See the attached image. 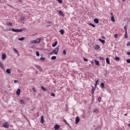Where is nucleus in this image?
<instances>
[{"mask_svg":"<svg viewBox=\"0 0 130 130\" xmlns=\"http://www.w3.org/2000/svg\"><path fill=\"white\" fill-rule=\"evenodd\" d=\"M21 93V89H18L16 91V94L19 96L20 95V93Z\"/></svg>","mask_w":130,"mask_h":130,"instance_id":"9b49d317","label":"nucleus"},{"mask_svg":"<svg viewBox=\"0 0 130 130\" xmlns=\"http://www.w3.org/2000/svg\"><path fill=\"white\" fill-rule=\"evenodd\" d=\"M128 38V36H127V31H126L125 32V38Z\"/></svg>","mask_w":130,"mask_h":130,"instance_id":"c85d7f7f","label":"nucleus"},{"mask_svg":"<svg viewBox=\"0 0 130 130\" xmlns=\"http://www.w3.org/2000/svg\"><path fill=\"white\" fill-rule=\"evenodd\" d=\"M48 23H49V24H51V22L50 21H48Z\"/></svg>","mask_w":130,"mask_h":130,"instance_id":"13d9d810","label":"nucleus"},{"mask_svg":"<svg viewBox=\"0 0 130 130\" xmlns=\"http://www.w3.org/2000/svg\"><path fill=\"white\" fill-rule=\"evenodd\" d=\"M12 31H13V32H22V31H23V29H18L12 28Z\"/></svg>","mask_w":130,"mask_h":130,"instance_id":"7ed1b4c3","label":"nucleus"},{"mask_svg":"<svg viewBox=\"0 0 130 130\" xmlns=\"http://www.w3.org/2000/svg\"><path fill=\"white\" fill-rule=\"evenodd\" d=\"M89 67H91V64H89Z\"/></svg>","mask_w":130,"mask_h":130,"instance_id":"0e129e2a","label":"nucleus"},{"mask_svg":"<svg viewBox=\"0 0 130 130\" xmlns=\"http://www.w3.org/2000/svg\"><path fill=\"white\" fill-rule=\"evenodd\" d=\"M24 19H25V18H24V17H23V16L20 17L21 21H24Z\"/></svg>","mask_w":130,"mask_h":130,"instance_id":"f704fd0d","label":"nucleus"},{"mask_svg":"<svg viewBox=\"0 0 130 130\" xmlns=\"http://www.w3.org/2000/svg\"><path fill=\"white\" fill-rule=\"evenodd\" d=\"M35 43L39 44V43H40V42L41 41V39L38 38L35 40Z\"/></svg>","mask_w":130,"mask_h":130,"instance_id":"39448f33","label":"nucleus"},{"mask_svg":"<svg viewBox=\"0 0 130 130\" xmlns=\"http://www.w3.org/2000/svg\"><path fill=\"white\" fill-rule=\"evenodd\" d=\"M7 57V55H6V54H2V59L3 60H5Z\"/></svg>","mask_w":130,"mask_h":130,"instance_id":"9d476101","label":"nucleus"},{"mask_svg":"<svg viewBox=\"0 0 130 130\" xmlns=\"http://www.w3.org/2000/svg\"><path fill=\"white\" fill-rule=\"evenodd\" d=\"M59 127H60V126H59V125L56 124L54 126V129L58 130Z\"/></svg>","mask_w":130,"mask_h":130,"instance_id":"0eeeda50","label":"nucleus"},{"mask_svg":"<svg viewBox=\"0 0 130 130\" xmlns=\"http://www.w3.org/2000/svg\"><path fill=\"white\" fill-rule=\"evenodd\" d=\"M115 59L116 60H119V57H115Z\"/></svg>","mask_w":130,"mask_h":130,"instance_id":"37998d69","label":"nucleus"},{"mask_svg":"<svg viewBox=\"0 0 130 130\" xmlns=\"http://www.w3.org/2000/svg\"><path fill=\"white\" fill-rule=\"evenodd\" d=\"M127 54H128V55H130V52H128L127 53Z\"/></svg>","mask_w":130,"mask_h":130,"instance_id":"603ef678","label":"nucleus"},{"mask_svg":"<svg viewBox=\"0 0 130 130\" xmlns=\"http://www.w3.org/2000/svg\"><path fill=\"white\" fill-rule=\"evenodd\" d=\"M13 50L14 51H15V52H16V54H18L19 53V52L16 49V48H13Z\"/></svg>","mask_w":130,"mask_h":130,"instance_id":"393cba45","label":"nucleus"},{"mask_svg":"<svg viewBox=\"0 0 130 130\" xmlns=\"http://www.w3.org/2000/svg\"><path fill=\"white\" fill-rule=\"evenodd\" d=\"M59 4H62V0H56Z\"/></svg>","mask_w":130,"mask_h":130,"instance_id":"72a5a7b5","label":"nucleus"},{"mask_svg":"<svg viewBox=\"0 0 130 130\" xmlns=\"http://www.w3.org/2000/svg\"><path fill=\"white\" fill-rule=\"evenodd\" d=\"M126 62H127V63H130V59H127L126 60Z\"/></svg>","mask_w":130,"mask_h":130,"instance_id":"c03bdc74","label":"nucleus"},{"mask_svg":"<svg viewBox=\"0 0 130 130\" xmlns=\"http://www.w3.org/2000/svg\"><path fill=\"white\" fill-rule=\"evenodd\" d=\"M12 71V69H8L6 70V73H7V74H11V71Z\"/></svg>","mask_w":130,"mask_h":130,"instance_id":"ddd939ff","label":"nucleus"},{"mask_svg":"<svg viewBox=\"0 0 130 130\" xmlns=\"http://www.w3.org/2000/svg\"><path fill=\"white\" fill-rule=\"evenodd\" d=\"M51 59L52 60H54V59H56V56H52L51 57Z\"/></svg>","mask_w":130,"mask_h":130,"instance_id":"a878e982","label":"nucleus"},{"mask_svg":"<svg viewBox=\"0 0 130 130\" xmlns=\"http://www.w3.org/2000/svg\"><path fill=\"white\" fill-rule=\"evenodd\" d=\"M41 123H42V124H43V123H44V118L43 116H41Z\"/></svg>","mask_w":130,"mask_h":130,"instance_id":"1a4fd4ad","label":"nucleus"},{"mask_svg":"<svg viewBox=\"0 0 130 130\" xmlns=\"http://www.w3.org/2000/svg\"><path fill=\"white\" fill-rule=\"evenodd\" d=\"M114 37L115 38H117V37H118V35L117 34H115Z\"/></svg>","mask_w":130,"mask_h":130,"instance_id":"49530a36","label":"nucleus"},{"mask_svg":"<svg viewBox=\"0 0 130 130\" xmlns=\"http://www.w3.org/2000/svg\"><path fill=\"white\" fill-rule=\"evenodd\" d=\"M0 68H1V69H4V64H3V63H2V61H0Z\"/></svg>","mask_w":130,"mask_h":130,"instance_id":"6ab92c4d","label":"nucleus"},{"mask_svg":"<svg viewBox=\"0 0 130 130\" xmlns=\"http://www.w3.org/2000/svg\"><path fill=\"white\" fill-rule=\"evenodd\" d=\"M123 1V2H125V0H122Z\"/></svg>","mask_w":130,"mask_h":130,"instance_id":"e2e57ef3","label":"nucleus"},{"mask_svg":"<svg viewBox=\"0 0 130 130\" xmlns=\"http://www.w3.org/2000/svg\"><path fill=\"white\" fill-rule=\"evenodd\" d=\"M111 20L112 21V22H115V19H114V16H112L111 17Z\"/></svg>","mask_w":130,"mask_h":130,"instance_id":"4468645a","label":"nucleus"},{"mask_svg":"<svg viewBox=\"0 0 130 130\" xmlns=\"http://www.w3.org/2000/svg\"><path fill=\"white\" fill-rule=\"evenodd\" d=\"M63 121L67 124V125H69V123L67 122V120H66L64 119H63Z\"/></svg>","mask_w":130,"mask_h":130,"instance_id":"cd10ccee","label":"nucleus"},{"mask_svg":"<svg viewBox=\"0 0 130 130\" xmlns=\"http://www.w3.org/2000/svg\"><path fill=\"white\" fill-rule=\"evenodd\" d=\"M32 90L34 92H37V90H36V89H35V87H33Z\"/></svg>","mask_w":130,"mask_h":130,"instance_id":"ea45409f","label":"nucleus"},{"mask_svg":"<svg viewBox=\"0 0 130 130\" xmlns=\"http://www.w3.org/2000/svg\"><path fill=\"white\" fill-rule=\"evenodd\" d=\"M7 6H8V7H12V6L11 5H10V4H8Z\"/></svg>","mask_w":130,"mask_h":130,"instance_id":"6e6d98bb","label":"nucleus"},{"mask_svg":"<svg viewBox=\"0 0 130 130\" xmlns=\"http://www.w3.org/2000/svg\"><path fill=\"white\" fill-rule=\"evenodd\" d=\"M60 33L61 34V35H63V33H64V30L63 29H61L60 30Z\"/></svg>","mask_w":130,"mask_h":130,"instance_id":"412c9836","label":"nucleus"},{"mask_svg":"<svg viewBox=\"0 0 130 130\" xmlns=\"http://www.w3.org/2000/svg\"><path fill=\"white\" fill-rule=\"evenodd\" d=\"M99 59H100V60H104V58L102 57H100Z\"/></svg>","mask_w":130,"mask_h":130,"instance_id":"4c0bfd02","label":"nucleus"},{"mask_svg":"<svg viewBox=\"0 0 130 130\" xmlns=\"http://www.w3.org/2000/svg\"><path fill=\"white\" fill-rule=\"evenodd\" d=\"M99 48H100V47L99 46H98V45H96L95 47H94V49L95 50H98V49H99Z\"/></svg>","mask_w":130,"mask_h":130,"instance_id":"dca6fc26","label":"nucleus"},{"mask_svg":"<svg viewBox=\"0 0 130 130\" xmlns=\"http://www.w3.org/2000/svg\"><path fill=\"white\" fill-rule=\"evenodd\" d=\"M63 54H64V55H66L67 54V52L66 51V50H64L63 51Z\"/></svg>","mask_w":130,"mask_h":130,"instance_id":"e433bc0d","label":"nucleus"},{"mask_svg":"<svg viewBox=\"0 0 130 130\" xmlns=\"http://www.w3.org/2000/svg\"><path fill=\"white\" fill-rule=\"evenodd\" d=\"M90 63H91V64H93V63H94V62H93V61H91L90 62Z\"/></svg>","mask_w":130,"mask_h":130,"instance_id":"864d4df0","label":"nucleus"},{"mask_svg":"<svg viewBox=\"0 0 130 130\" xmlns=\"http://www.w3.org/2000/svg\"><path fill=\"white\" fill-rule=\"evenodd\" d=\"M94 23H96V24H98V23H99V20L98 19V18H95L94 19Z\"/></svg>","mask_w":130,"mask_h":130,"instance_id":"f8f14e48","label":"nucleus"},{"mask_svg":"<svg viewBox=\"0 0 130 130\" xmlns=\"http://www.w3.org/2000/svg\"><path fill=\"white\" fill-rule=\"evenodd\" d=\"M93 112H98V109H95Z\"/></svg>","mask_w":130,"mask_h":130,"instance_id":"a18cd8bd","label":"nucleus"},{"mask_svg":"<svg viewBox=\"0 0 130 130\" xmlns=\"http://www.w3.org/2000/svg\"><path fill=\"white\" fill-rule=\"evenodd\" d=\"M106 62H107V63H108V64H110V61L109 60V58H107L106 59Z\"/></svg>","mask_w":130,"mask_h":130,"instance_id":"2eb2a0df","label":"nucleus"},{"mask_svg":"<svg viewBox=\"0 0 130 130\" xmlns=\"http://www.w3.org/2000/svg\"><path fill=\"white\" fill-rule=\"evenodd\" d=\"M99 40V41H100V42H102V43H105V41H104V40L100 39Z\"/></svg>","mask_w":130,"mask_h":130,"instance_id":"b1692460","label":"nucleus"},{"mask_svg":"<svg viewBox=\"0 0 130 130\" xmlns=\"http://www.w3.org/2000/svg\"><path fill=\"white\" fill-rule=\"evenodd\" d=\"M124 28L125 30V32H127V28L126 27V26H124Z\"/></svg>","mask_w":130,"mask_h":130,"instance_id":"c9c22d12","label":"nucleus"},{"mask_svg":"<svg viewBox=\"0 0 130 130\" xmlns=\"http://www.w3.org/2000/svg\"><path fill=\"white\" fill-rule=\"evenodd\" d=\"M130 46V42H128L127 43V46Z\"/></svg>","mask_w":130,"mask_h":130,"instance_id":"09e8293b","label":"nucleus"},{"mask_svg":"<svg viewBox=\"0 0 130 130\" xmlns=\"http://www.w3.org/2000/svg\"><path fill=\"white\" fill-rule=\"evenodd\" d=\"M51 96H52L53 97H54L55 96V94H54V93H51Z\"/></svg>","mask_w":130,"mask_h":130,"instance_id":"a19ab883","label":"nucleus"},{"mask_svg":"<svg viewBox=\"0 0 130 130\" xmlns=\"http://www.w3.org/2000/svg\"><path fill=\"white\" fill-rule=\"evenodd\" d=\"M75 120V124H77V123H79V121H80V118H79V117H76Z\"/></svg>","mask_w":130,"mask_h":130,"instance_id":"423d86ee","label":"nucleus"},{"mask_svg":"<svg viewBox=\"0 0 130 130\" xmlns=\"http://www.w3.org/2000/svg\"><path fill=\"white\" fill-rule=\"evenodd\" d=\"M6 25L7 26H13V23L12 22H8Z\"/></svg>","mask_w":130,"mask_h":130,"instance_id":"aec40b11","label":"nucleus"},{"mask_svg":"<svg viewBox=\"0 0 130 130\" xmlns=\"http://www.w3.org/2000/svg\"><path fill=\"white\" fill-rule=\"evenodd\" d=\"M14 83H18V81L17 80H15Z\"/></svg>","mask_w":130,"mask_h":130,"instance_id":"5fc2aeb1","label":"nucleus"},{"mask_svg":"<svg viewBox=\"0 0 130 130\" xmlns=\"http://www.w3.org/2000/svg\"><path fill=\"white\" fill-rule=\"evenodd\" d=\"M41 89H42V90H43V91H44L45 92L47 90L46 88H44V86H42Z\"/></svg>","mask_w":130,"mask_h":130,"instance_id":"bb28decb","label":"nucleus"},{"mask_svg":"<svg viewBox=\"0 0 130 130\" xmlns=\"http://www.w3.org/2000/svg\"><path fill=\"white\" fill-rule=\"evenodd\" d=\"M95 64L96 66H100L99 61H97L96 60H94Z\"/></svg>","mask_w":130,"mask_h":130,"instance_id":"f3484780","label":"nucleus"},{"mask_svg":"<svg viewBox=\"0 0 130 130\" xmlns=\"http://www.w3.org/2000/svg\"><path fill=\"white\" fill-rule=\"evenodd\" d=\"M89 25L91 26L92 27H93V28L95 27V25L93 24L92 23H89Z\"/></svg>","mask_w":130,"mask_h":130,"instance_id":"473e14b6","label":"nucleus"},{"mask_svg":"<svg viewBox=\"0 0 130 130\" xmlns=\"http://www.w3.org/2000/svg\"><path fill=\"white\" fill-rule=\"evenodd\" d=\"M41 71H42V69H41Z\"/></svg>","mask_w":130,"mask_h":130,"instance_id":"69168bd1","label":"nucleus"},{"mask_svg":"<svg viewBox=\"0 0 130 130\" xmlns=\"http://www.w3.org/2000/svg\"><path fill=\"white\" fill-rule=\"evenodd\" d=\"M128 126H130V124H128Z\"/></svg>","mask_w":130,"mask_h":130,"instance_id":"680f3d73","label":"nucleus"},{"mask_svg":"<svg viewBox=\"0 0 130 130\" xmlns=\"http://www.w3.org/2000/svg\"><path fill=\"white\" fill-rule=\"evenodd\" d=\"M57 45V42H55L52 45V47H55Z\"/></svg>","mask_w":130,"mask_h":130,"instance_id":"a211bd4d","label":"nucleus"},{"mask_svg":"<svg viewBox=\"0 0 130 130\" xmlns=\"http://www.w3.org/2000/svg\"><path fill=\"white\" fill-rule=\"evenodd\" d=\"M110 15H111V16H113V13L112 12H111V13H110Z\"/></svg>","mask_w":130,"mask_h":130,"instance_id":"3c124183","label":"nucleus"},{"mask_svg":"<svg viewBox=\"0 0 130 130\" xmlns=\"http://www.w3.org/2000/svg\"><path fill=\"white\" fill-rule=\"evenodd\" d=\"M18 2H19V3H22V0H19Z\"/></svg>","mask_w":130,"mask_h":130,"instance_id":"4d7b16f0","label":"nucleus"},{"mask_svg":"<svg viewBox=\"0 0 130 130\" xmlns=\"http://www.w3.org/2000/svg\"><path fill=\"white\" fill-rule=\"evenodd\" d=\"M30 43L32 44L33 43H35V40H32L30 41Z\"/></svg>","mask_w":130,"mask_h":130,"instance_id":"79ce46f5","label":"nucleus"},{"mask_svg":"<svg viewBox=\"0 0 130 130\" xmlns=\"http://www.w3.org/2000/svg\"><path fill=\"white\" fill-rule=\"evenodd\" d=\"M19 104H21V105H24V104H25V101L22 99L20 100Z\"/></svg>","mask_w":130,"mask_h":130,"instance_id":"20e7f679","label":"nucleus"},{"mask_svg":"<svg viewBox=\"0 0 130 130\" xmlns=\"http://www.w3.org/2000/svg\"><path fill=\"white\" fill-rule=\"evenodd\" d=\"M98 82H99V79H98V80L96 81L95 84H98Z\"/></svg>","mask_w":130,"mask_h":130,"instance_id":"8fccbe9b","label":"nucleus"},{"mask_svg":"<svg viewBox=\"0 0 130 130\" xmlns=\"http://www.w3.org/2000/svg\"><path fill=\"white\" fill-rule=\"evenodd\" d=\"M94 92H95V89H94V88H93L91 90V93L94 94Z\"/></svg>","mask_w":130,"mask_h":130,"instance_id":"7c9ffc66","label":"nucleus"},{"mask_svg":"<svg viewBox=\"0 0 130 130\" xmlns=\"http://www.w3.org/2000/svg\"><path fill=\"white\" fill-rule=\"evenodd\" d=\"M41 60H42L43 61H45V58L44 57H41L40 58Z\"/></svg>","mask_w":130,"mask_h":130,"instance_id":"c756f323","label":"nucleus"},{"mask_svg":"<svg viewBox=\"0 0 130 130\" xmlns=\"http://www.w3.org/2000/svg\"><path fill=\"white\" fill-rule=\"evenodd\" d=\"M58 14L59 16H62V17H64V14H63V13H62V11H59L58 12Z\"/></svg>","mask_w":130,"mask_h":130,"instance_id":"6e6552de","label":"nucleus"},{"mask_svg":"<svg viewBox=\"0 0 130 130\" xmlns=\"http://www.w3.org/2000/svg\"><path fill=\"white\" fill-rule=\"evenodd\" d=\"M102 98H101V97H99L98 99V100L99 102H101V100H102Z\"/></svg>","mask_w":130,"mask_h":130,"instance_id":"2f4dec72","label":"nucleus"},{"mask_svg":"<svg viewBox=\"0 0 130 130\" xmlns=\"http://www.w3.org/2000/svg\"><path fill=\"white\" fill-rule=\"evenodd\" d=\"M3 125L4 127H5L6 128H8L9 127L10 125L9 124V123L8 122H4L3 123Z\"/></svg>","mask_w":130,"mask_h":130,"instance_id":"f03ea898","label":"nucleus"},{"mask_svg":"<svg viewBox=\"0 0 130 130\" xmlns=\"http://www.w3.org/2000/svg\"><path fill=\"white\" fill-rule=\"evenodd\" d=\"M101 87L102 88V89H104V83H101Z\"/></svg>","mask_w":130,"mask_h":130,"instance_id":"4be33fe9","label":"nucleus"},{"mask_svg":"<svg viewBox=\"0 0 130 130\" xmlns=\"http://www.w3.org/2000/svg\"><path fill=\"white\" fill-rule=\"evenodd\" d=\"M24 39H25L24 37H22L20 38H18V40H19V41H23V40H24Z\"/></svg>","mask_w":130,"mask_h":130,"instance_id":"5701e85b","label":"nucleus"},{"mask_svg":"<svg viewBox=\"0 0 130 130\" xmlns=\"http://www.w3.org/2000/svg\"><path fill=\"white\" fill-rule=\"evenodd\" d=\"M126 115H127V114H124V116H126Z\"/></svg>","mask_w":130,"mask_h":130,"instance_id":"052dcab7","label":"nucleus"},{"mask_svg":"<svg viewBox=\"0 0 130 130\" xmlns=\"http://www.w3.org/2000/svg\"><path fill=\"white\" fill-rule=\"evenodd\" d=\"M83 60H84V61H88V59H87V58H84L83 59Z\"/></svg>","mask_w":130,"mask_h":130,"instance_id":"de8ad7c7","label":"nucleus"},{"mask_svg":"<svg viewBox=\"0 0 130 130\" xmlns=\"http://www.w3.org/2000/svg\"><path fill=\"white\" fill-rule=\"evenodd\" d=\"M36 55H37V56H39V55H40L39 52H38V51L36 52Z\"/></svg>","mask_w":130,"mask_h":130,"instance_id":"58836bf2","label":"nucleus"},{"mask_svg":"<svg viewBox=\"0 0 130 130\" xmlns=\"http://www.w3.org/2000/svg\"><path fill=\"white\" fill-rule=\"evenodd\" d=\"M58 48H56L52 52L50 53V54L52 55L53 54H57L58 53Z\"/></svg>","mask_w":130,"mask_h":130,"instance_id":"f257e3e1","label":"nucleus"},{"mask_svg":"<svg viewBox=\"0 0 130 130\" xmlns=\"http://www.w3.org/2000/svg\"><path fill=\"white\" fill-rule=\"evenodd\" d=\"M0 2H1V0H0Z\"/></svg>","mask_w":130,"mask_h":130,"instance_id":"338daca9","label":"nucleus"},{"mask_svg":"<svg viewBox=\"0 0 130 130\" xmlns=\"http://www.w3.org/2000/svg\"><path fill=\"white\" fill-rule=\"evenodd\" d=\"M97 84H98L97 83H95V85H94L95 87H97Z\"/></svg>","mask_w":130,"mask_h":130,"instance_id":"bf43d9fd","label":"nucleus"}]
</instances>
